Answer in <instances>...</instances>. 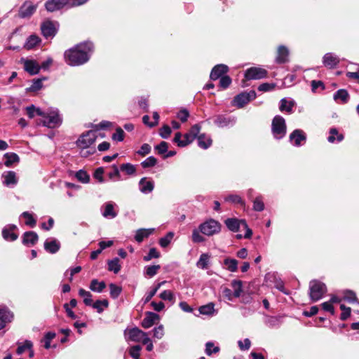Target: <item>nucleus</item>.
Listing matches in <instances>:
<instances>
[{"instance_id": "1", "label": "nucleus", "mask_w": 359, "mask_h": 359, "mask_svg": "<svg viewBox=\"0 0 359 359\" xmlns=\"http://www.w3.org/2000/svg\"><path fill=\"white\" fill-rule=\"evenodd\" d=\"M93 46L90 42H83L66 50L64 53L65 62L70 66H79L90 59Z\"/></svg>"}, {"instance_id": "51", "label": "nucleus", "mask_w": 359, "mask_h": 359, "mask_svg": "<svg viewBox=\"0 0 359 359\" xmlns=\"http://www.w3.org/2000/svg\"><path fill=\"white\" fill-rule=\"evenodd\" d=\"M76 177L78 179V180H79L80 182H81L83 183H87L89 182V180H90V177L87 174V172L82 170H79L76 173Z\"/></svg>"}, {"instance_id": "3", "label": "nucleus", "mask_w": 359, "mask_h": 359, "mask_svg": "<svg viewBox=\"0 0 359 359\" xmlns=\"http://www.w3.org/2000/svg\"><path fill=\"white\" fill-rule=\"evenodd\" d=\"M199 230L201 233L211 236L220 232L221 224L219 222L210 219L199 225Z\"/></svg>"}, {"instance_id": "16", "label": "nucleus", "mask_w": 359, "mask_h": 359, "mask_svg": "<svg viewBox=\"0 0 359 359\" xmlns=\"http://www.w3.org/2000/svg\"><path fill=\"white\" fill-rule=\"evenodd\" d=\"M56 32L55 24L50 21L45 22L41 25V32L46 38L53 37Z\"/></svg>"}, {"instance_id": "5", "label": "nucleus", "mask_w": 359, "mask_h": 359, "mask_svg": "<svg viewBox=\"0 0 359 359\" xmlns=\"http://www.w3.org/2000/svg\"><path fill=\"white\" fill-rule=\"evenodd\" d=\"M43 125L50 128L58 127L61 123L62 119L58 114L57 110H51L49 112H45Z\"/></svg>"}, {"instance_id": "40", "label": "nucleus", "mask_w": 359, "mask_h": 359, "mask_svg": "<svg viewBox=\"0 0 359 359\" xmlns=\"http://www.w3.org/2000/svg\"><path fill=\"white\" fill-rule=\"evenodd\" d=\"M198 310L201 314L212 315L215 312V304L213 303H209L200 306Z\"/></svg>"}, {"instance_id": "13", "label": "nucleus", "mask_w": 359, "mask_h": 359, "mask_svg": "<svg viewBox=\"0 0 359 359\" xmlns=\"http://www.w3.org/2000/svg\"><path fill=\"white\" fill-rule=\"evenodd\" d=\"M116 204L113 202H107L106 203L102 208V215L107 219H113L115 218L118 212L115 210Z\"/></svg>"}, {"instance_id": "23", "label": "nucleus", "mask_w": 359, "mask_h": 359, "mask_svg": "<svg viewBox=\"0 0 359 359\" xmlns=\"http://www.w3.org/2000/svg\"><path fill=\"white\" fill-rule=\"evenodd\" d=\"M200 130V126L198 124H195L191 127V128L188 133L184 134V138L185 139L187 145L194 140L197 135L199 133Z\"/></svg>"}, {"instance_id": "24", "label": "nucleus", "mask_w": 359, "mask_h": 359, "mask_svg": "<svg viewBox=\"0 0 359 359\" xmlns=\"http://www.w3.org/2000/svg\"><path fill=\"white\" fill-rule=\"evenodd\" d=\"M60 248V244L55 239H53L51 241H46L44 243L45 250L52 254L57 252Z\"/></svg>"}, {"instance_id": "39", "label": "nucleus", "mask_w": 359, "mask_h": 359, "mask_svg": "<svg viewBox=\"0 0 359 359\" xmlns=\"http://www.w3.org/2000/svg\"><path fill=\"white\" fill-rule=\"evenodd\" d=\"M79 294L83 298V302L87 306H91L93 303L92 294L90 292L85 290L84 289H80L79 290Z\"/></svg>"}, {"instance_id": "6", "label": "nucleus", "mask_w": 359, "mask_h": 359, "mask_svg": "<svg viewBox=\"0 0 359 359\" xmlns=\"http://www.w3.org/2000/svg\"><path fill=\"white\" fill-rule=\"evenodd\" d=\"M97 138L95 132L88 131L85 134L81 135L76 141V144L80 149H88L92 147Z\"/></svg>"}, {"instance_id": "2", "label": "nucleus", "mask_w": 359, "mask_h": 359, "mask_svg": "<svg viewBox=\"0 0 359 359\" xmlns=\"http://www.w3.org/2000/svg\"><path fill=\"white\" fill-rule=\"evenodd\" d=\"M327 292L326 285L317 280H313L309 283V297L313 302L320 300Z\"/></svg>"}, {"instance_id": "45", "label": "nucleus", "mask_w": 359, "mask_h": 359, "mask_svg": "<svg viewBox=\"0 0 359 359\" xmlns=\"http://www.w3.org/2000/svg\"><path fill=\"white\" fill-rule=\"evenodd\" d=\"M108 269L110 271H113L115 273H117L121 269L118 259L116 258L114 259L110 260L108 262Z\"/></svg>"}, {"instance_id": "30", "label": "nucleus", "mask_w": 359, "mask_h": 359, "mask_svg": "<svg viewBox=\"0 0 359 359\" xmlns=\"http://www.w3.org/2000/svg\"><path fill=\"white\" fill-rule=\"evenodd\" d=\"M38 241V236L34 231L25 233L23 236V243L26 245H34Z\"/></svg>"}, {"instance_id": "43", "label": "nucleus", "mask_w": 359, "mask_h": 359, "mask_svg": "<svg viewBox=\"0 0 359 359\" xmlns=\"http://www.w3.org/2000/svg\"><path fill=\"white\" fill-rule=\"evenodd\" d=\"M94 309L97 310L98 313H101L103 311L104 308H107L109 306V302L107 299L103 300H97L95 303H92L91 305Z\"/></svg>"}, {"instance_id": "32", "label": "nucleus", "mask_w": 359, "mask_h": 359, "mask_svg": "<svg viewBox=\"0 0 359 359\" xmlns=\"http://www.w3.org/2000/svg\"><path fill=\"white\" fill-rule=\"evenodd\" d=\"M344 139V135L342 134L339 133L338 130L336 128H331L330 130V135L327 137V140L330 143H334L335 140L338 142L342 141Z\"/></svg>"}, {"instance_id": "9", "label": "nucleus", "mask_w": 359, "mask_h": 359, "mask_svg": "<svg viewBox=\"0 0 359 359\" xmlns=\"http://www.w3.org/2000/svg\"><path fill=\"white\" fill-rule=\"evenodd\" d=\"M267 72L259 67H251L245 73V77L247 79H261L266 77Z\"/></svg>"}, {"instance_id": "35", "label": "nucleus", "mask_w": 359, "mask_h": 359, "mask_svg": "<svg viewBox=\"0 0 359 359\" xmlns=\"http://www.w3.org/2000/svg\"><path fill=\"white\" fill-rule=\"evenodd\" d=\"M106 287V284L104 282L101 281L99 282L97 279H93L91 280L90 284V289L96 292H101Z\"/></svg>"}, {"instance_id": "59", "label": "nucleus", "mask_w": 359, "mask_h": 359, "mask_svg": "<svg viewBox=\"0 0 359 359\" xmlns=\"http://www.w3.org/2000/svg\"><path fill=\"white\" fill-rule=\"evenodd\" d=\"M157 161L154 156H149L142 162L141 165L143 168H150L156 165Z\"/></svg>"}, {"instance_id": "11", "label": "nucleus", "mask_w": 359, "mask_h": 359, "mask_svg": "<svg viewBox=\"0 0 359 359\" xmlns=\"http://www.w3.org/2000/svg\"><path fill=\"white\" fill-rule=\"evenodd\" d=\"M227 228L233 231H238L241 227H247V223L243 219H238L236 218H229L224 222Z\"/></svg>"}, {"instance_id": "55", "label": "nucleus", "mask_w": 359, "mask_h": 359, "mask_svg": "<svg viewBox=\"0 0 359 359\" xmlns=\"http://www.w3.org/2000/svg\"><path fill=\"white\" fill-rule=\"evenodd\" d=\"M340 309L342 311L340 319L341 320H345L351 316V309L346 306L344 304H341Z\"/></svg>"}, {"instance_id": "29", "label": "nucleus", "mask_w": 359, "mask_h": 359, "mask_svg": "<svg viewBox=\"0 0 359 359\" xmlns=\"http://www.w3.org/2000/svg\"><path fill=\"white\" fill-rule=\"evenodd\" d=\"M154 231V229H141L137 231L135 238L138 242H142L144 238H147Z\"/></svg>"}, {"instance_id": "61", "label": "nucleus", "mask_w": 359, "mask_h": 359, "mask_svg": "<svg viewBox=\"0 0 359 359\" xmlns=\"http://www.w3.org/2000/svg\"><path fill=\"white\" fill-rule=\"evenodd\" d=\"M205 353L207 355H210L212 353H217L219 351L218 346H214V344L212 342H208L205 345Z\"/></svg>"}, {"instance_id": "44", "label": "nucleus", "mask_w": 359, "mask_h": 359, "mask_svg": "<svg viewBox=\"0 0 359 359\" xmlns=\"http://www.w3.org/2000/svg\"><path fill=\"white\" fill-rule=\"evenodd\" d=\"M160 265L147 266L144 268V273L147 276L151 278L154 276L160 269Z\"/></svg>"}, {"instance_id": "15", "label": "nucleus", "mask_w": 359, "mask_h": 359, "mask_svg": "<svg viewBox=\"0 0 359 359\" xmlns=\"http://www.w3.org/2000/svg\"><path fill=\"white\" fill-rule=\"evenodd\" d=\"M36 6L32 2L26 1L20 8L19 15L21 18L30 17L36 11Z\"/></svg>"}, {"instance_id": "34", "label": "nucleus", "mask_w": 359, "mask_h": 359, "mask_svg": "<svg viewBox=\"0 0 359 359\" xmlns=\"http://www.w3.org/2000/svg\"><path fill=\"white\" fill-rule=\"evenodd\" d=\"M334 100H341L342 103H346L349 99L347 90L344 89L338 90L334 95Z\"/></svg>"}, {"instance_id": "17", "label": "nucleus", "mask_w": 359, "mask_h": 359, "mask_svg": "<svg viewBox=\"0 0 359 359\" xmlns=\"http://www.w3.org/2000/svg\"><path fill=\"white\" fill-rule=\"evenodd\" d=\"M228 70L229 67L223 64L215 66L210 72V79L215 81L219 79L222 76L226 74Z\"/></svg>"}, {"instance_id": "47", "label": "nucleus", "mask_w": 359, "mask_h": 359, "mask_svg": "<svg viewBox=\"0 0 359 359\" xmlns=\"http://www.w3.org/2000/svg\"><path fill=\"white\" fill-rule=\"evenodd\" d=\"M110 296L113 299H116L121 293L122 288L114 283L109 285Z\"/></svg>"}, {"instance_id": "42", "label": "nucleus", "mask_w": 359, "mask_h": 359, "mask_svg": "<svg viewBox=\"0 0 359 359\" xmlns=\"http://www.w3.org/2000/svg\"><path fill=\"white\" fill-rule=\"evenodd\" d=\"M174 237V233L172 231L168 232L164 237H162L159 240V245L162 248H166L171 243Z\"/></svg>"}, {"instance_id": "25", "label": "nucleus", "mask_w": 359, "mask_h": 359, "mask_svg": "<svg viewBox=\"0 0 359 359\" xmlns=\"http://www.w3.org/2000/svg\"><path fill=\"white\" fill-rule=\"evenodd\" d=\"M12 318L13 315L9 311L4 309H0V330L3 329Z\"/></svg>"}, {"instance_id": "20", "label": "nucleus", "mask_w": 359, "mask_h": 359, "mask_svg": "<svg viewBox=\"0 0 359 359\" xmlns=\"http://www.w3.org/2000/svg\"><path fill=\"white\" fill-rule=\"evenodd\" d=\"M159 319L158 314L152 312L147 313L146 317L142 320L141 325L145 329L151 327L156 320Z\"/></svg>"}, {"instance_id": "31", "label": "nucleus", "mask_w": 359, "mask_h": 359, "mask_svg": "<svg viewBox=\"0 0 359 359\" xmlns=\"http://www.w3.org/2000/svg\"><path fill=\"white\" fill-rule=\"evenodd\" d=\"M4 157L6 158L4 164L6 167H11L14 163H18L20 161L19 156L15 153H6Z\"/></svg>"}, {"instance_id": "63", "label": "nucleus", "mask_w": 359, "mask_h": 359, "mask_svg": "<svg viewBox=\"0 0 359 359\" xmlns=\"http://www.w3.org/2000/svg\"><path fill=\"white\" fill-rule=\"evenodd\" d=\"M171 128L168 126L165 125L160 129L159 135L162 138L167 139L171 134Z\"/></svg>"}, {"instance_id": "38", "label": "nucleus", "mask_w": 359, "mask_h": 359, "mask_svg": "<svg viewBox=\"0 0 359 359\" xmlns=\"http://www.w3.org/2000/svg\"><path fill=\"white\" fill-rule=\"evenodd\" d=\"M40 42L39 38L36 35H31L27 39L25 44V48L27 50L32 49L35 47Z\"/></svg>"}, {"instance_id": "53", "label": "nucleus", "mask_w": 359, "mask_h": 359, "mask_svg": "<svg viewBox=\"0 0 359 359\" xmlns=\"http://www.w3.org/2000/svg\"><path fill=\"white\" fill-rule=\"evenodd\" d=\"M22 216L26 219L25 224L27 226L34 227L36 225V220L34 219L32 215L28 212H24Z\"/></svg>"}, {"instance_id": "33", "label": "nucleus", "mask_w": 359, "mask_h": 359, "mask_svg": "<svg viewBox=\"0 0 359 359\" xmlns=\"http://www.w3.org/2000/svg\"><path fill=\"white\" fill-rule=\"evenodd\" d=\"M27 114L29 118H32L35 115L40 116H45V111H42L40 108H36L34 105H31L26 108Z\"/></svg>"}, {"instance_id": "27", "label": "nucleus", "mask_w": 359, "mask_h": 359, "mask_svg": "<svg viewBox=\"0 0 359 359\" xmlns=\"http://www.w3.org/2000/svg\"><path fill=\"white\" fill-rule=\"evenodd\" d=\"M294 106L293 100H287L286 98H283L280 102L279 109L281 111H286L289 114L292 112V109Z\"/></svg>"}, {"instance_id": "57", "label": "nucleus", "mask_w": 359, "mask_h": 359, "mask_svg": "<svg viewBox=\"0 0 359 359\" xmlns=\"http://www.w3.org/2000/svg\"><path fill=\"white\" fill-rule=\"evenodd\" d=\"M219 79V86L223 89L228 88L231 83V79L229 76L223 75Z\"/></svg>"}, {"instance_id": "49", "label": "nucleus", "mask_w": 359, "mask_h": 359, "mask_svg": "<svg viewBox=\"0 0 359 359\" xmlns=\"http://www.w3.org/2000/svg\"><path fill=\"white\" fill-rule=\"evenodd\" d=\"M111 168L112 171L108 174L109 179L112 180H121L120 169L116 165H113Z\"/></svg>"}, {"instance_id": "46", "label": "nucleus", "mask_w": 359, "mask_h": 359, "mask_svg": "<svg viewBox=\"0 0 359 359\" xmlns=\"http://www.w3.org/2000/svg\"><path fill=\"white\" fill-rule=\"evenodd\" d=\"M343 299L349 303H353L358 301L355 293L352 290H345L344 292Z\"/></svg>"}, {"instance_id": "56", "label": "nucleus", "mask_w": 359, "mask_h": 359, "mask_svg": "<svg viewBox=\"0 0 359 359\" xmlns=\"http://www.w3.org/2000/svg\"><path fill=\"white\" fill-rule=\"evenodd\" d=\"M32 347V343L30 341H25L23 344L19 345L17 348V353L21 355L27 349H30Z\"/></svg>"}, {"instance_id": "28", "label": "nucleus", "mask_w": 359, "mask_h": 359, "mask_svg": "<svg viewBox=\"0 0 359 359\" xmlns=\"http://www.w3.org/2000/svg\"><path fill=\"white\" fill-rule=\"evenodd\" d=\"M198 145L203 149H206L212 144V140L209 136L205 134H201L198 138Z\"/></svg>"}, {"instance_id": "21", "label": "nucleus", "mask_w": 359, "mask_h": 359, "mask_svg": "<svg viewBox=\"0 0 359 359\" xmlns=\"http://www.w3.org/2000/svg\"><path fill=\"white\" fill-rule=\"evenodd\" d=\"M339 62V57L331 53H326L323 57L324 65L330 69L335 67Z\"/></svg>"}, {"instance_id": "48", "label": "nucleus", "mask_w": 359, "mask_h": 359, "mask_svg": "<svg viewBox=\"0 0 359 359\" xmlns=\"http://www.w3.org/2000/svg\"><path fill=\"white\" fill-rule=\"evenodd\" d=\"M198 229H194L192 231L191 239L194 243H199L205 241V238L201 234Z\"/></svg>"}, {"instance_id": "19", "label": "nucleus", "mask_w": 359, "mask_h": 359, "mask_svg": "<svg viewBox=\"0 0 359 359\" xmlns=\"http://www.w3.org/2000/svg\"><path fill=\"white\" fill-rule=\"evenodd\" d=\"M289 50L284 46L278 48L276 62L279 64L285 63L288 61Z\"/></svg>"}, {"instance_id": "54", "label": "nucleus", "mask_w": 359, "mask_h": 359, "mask_svg": "<svg viewBox=\"0 0 359 359\" xmlns=\"http://www.w3.org/2000/svg\"><path fill=\"white\" fill-rule=\"evenodd\" d=\"M159 296L160 298L163 300H168L172 302L175 301V295L170 290H164L160 294Z\"/></svg>"}, {"instance_id": "4", "label": "nucleus", "mask_w": 359, "mask_h": 359, "mask_svg": "<svg viewBox=\"0 0 359 359\" xmlns=\"http://www.w3.org/2000/svg\"><path fill=\"white\" fill-rule=\"evenodd\" d=\"M272 133L276 139H280L285 135L286 124L285 119L280 116H276L272 121Z\"/></svg>"}, {"instance_id": "14", "label": "nucleus", "mask_w": 359, "mask_h": 359, "mask_svg": "<svg viewBox=\"0 0 359 359\" xmlns=\"http://www.w3.org/2000/svg\"><path fill=\"white\" fill-rule=\"evenodd\" d=\"M290 140L293 145L299 147L302 142L306 141L305 133L302 130L297 129L290 134Z\"/></svg>"}, {"instance_id": "36", "label": "nucleus", "mask_w": 359, "mask_h": 359, "mask_svg": "<svg viewBox=\"0 0 359 359\" xmlns=\"http://www.w3.org/2000/svg\"><path fill=\"white\" fill-rule=\"evenodd\" d=\"M226 269L231 272H236L238 269V261L235 259L226 258L224 260Z\"/></svg>"}, {"instance_id": "18", "label": "nucleus", "mask_w": 359, "mask_h": 359, "mask_svg": "<svg viewBox=\"0 0 359 359\" xmlns=\"http://www.w3.org/2000/svg\"><path fill=\"white\" fill-rule=\"evenodd\" d=\"M3 184L7 187L14 186L18 183V177L14 171H6L2 174Z\"/></svg>"}, {"instance_id": "50", "label": "nucleus", "mask_w": 359, "mask_h": 359, "mask_svg": "<svg viewBox=\"0 0 359 359\" xmlns=\"http://www.w3.org/2000/svg\"><path fill=\"white\" fill-rule=\"evenodd\" d=\"M141 350L142 347L140 345H135L130 348L129 353L133 359H140Z\"/></svg>"}, {"instance_id": "12", "label": "nucleus", "mask_w": 359, "mask_h": 359, "mask_svg": "<svg viewBox=\"0 0 359 359\" xmlns=\"http://www.w3.org/2000/svg\"><path fill=\"white\" fill-rule=\"evenodd\" d=\"M66 6H68V0H48L45 4V7L49 12L60 10Z\"/></svg>"}, {"instance_id": "60", "label": "nucleus", "mask_w": 359, "mask_h": 359, "mask_svg": "<svg viewBox=\"0 0 359 359\" xmlns=\"http://www.w3.org/2000/svg\"><path fill=\"white\" fill-rule=\"evenodd\" d=\"M154 337L156 339H161L164 336V327L163 325H160L153 330Z\"/></svg>"}, {"instance_id": "58", "label": "nucleus", "mask_w": 359, "mask_h": 359, "mask_svg": "<svg viewBox=\"0 0 359 359\" xmlns=\"http://www.w3.org/2000/svg\"><path fill=\"white\" fill-rule=\"evenodd\" d=\"M182 135L180 133H177L174 137L173 142L180 147H184L187 145L185 139L182 140Z\"/></svg>"}, {"instance_id": "52", "label": "nucleus", "mask_w": 359, "mask_h": 359, "mask_svg": "<svg viewBox=\"0 0 359 359\" xmlns=\"http://www.w3.org/2000/svg\"><path fill=\"white\" fill-rule=\"evenodd\" d=\"M253 209L255 211H262L264 209V204L263 203L262 197H257L253 201Z\"/></svg>"}, {"instance_id": "10", "label": "nucleus", "mask_w": 359, "mask_h": 359, "mask_svg": "<svg viewBox=\"0 0 359 359\" xmlns=\"http://www.w3.org/2000/svg\"><path fill=\"white\" fill-rule=\"evenodd\" d=\"M144 336V332L137 327H133L125 331V337L127 341L140 342L141 338Z\"/></svg>"}, {"instance_id": "8", "label": "nucleus", "mask_w": 359, "mask_h": 359, "mask_svg": "<svg viewBox=\"0 0 359 359\" xmlns=\"http://www.w3.org/2000/svg\"><path fill=\"white\" fill-rule=\"evenodd\" d=\"M255 97L256 93L254 90H250L248 93H242L235 97L233 102L237 107H243L245 104L254 100Z\"/></svg>"}, {"instance_id": "64", "label": "nucleus", "mask_w": 359, "mask_h": 359, "mask_svg": "<svg viewBox=\"0 0 359 359\" xmlns=\"http://www.w3.org/2000/svg\"><path fill=\"white\" fill-rule=\"evenodd\" d=\"M124 138V132L121 128H117L116 133L113 134L112 139L118 142H121Z\"/></svg>"}, {"instance_id": "7", "label": "nucleus", "mask_w": 359, "mask_h": 359, "mask_svg": "<svg viewBox=\"0 0 359 359\" xmlns=\"http://www.w3.org/2000/svg\"><path fill=\"white\" fill-rule=\"evenodd\" d=\"M20 63L23 65L24 69L30 75L37 74L40 69V65L34 60L21 58Z\"/></svg>"}, {"instance_id": "62", "label": "nucleus", "mask_w": 359, "mask_h": 359, "mask_svg": "<svg viewBox=\"0 0 359 359\" xmlns=\"http://www.w3.org/2000/svg\"><path fill=\"white\" fill-rule=\"evenodd\" d=\"M214 123L219 127H224L229 123V120L222 116H218L215 119Z\"/></svg>"}, {"instance_id": "22", "label": "nucleus", "mask_w": 359, "mask_h": 359, "mask_svg": "<svg viewBox=\"0 0 359 359\" xmlns=\"http://www.w3.org/2000/svg\"><path fill=\"white\" fill-rule=\"evenodd\" d=\"M140 190L143 194L151 193L154 187V182L147 180L146 177L142 178L139 182Z\"/></svg>"}, {"instance_id": "26", "label": "nucleus", "mask_w": 359, "mask_h": 359, "mask_svg": "<svg viewBox=\"0 0 359 359\" xmlns=\"http://www.w3.org/2000/svg\"><path fill=\"white\" fill-rule=\"evenodd\" d=\"M16 228L15 225H10L8 227H6L2 231L3 238L6 241H15L17 239L18 236L13 233L12 231Z\"/></svg>"}, {"instance_id": "37", "label": "nucleus", "mask_w": 359, "mask_h": 359, "mask_svg": "<svg viewBox=\"0 0 359 359\" xmlns=\"http://www.w3.org/2000/svg\"><path fill=\"white\" fill-rule=\"evenodd\" d=\"M210 255L207 253H203L200 256L198 261L196 263L197 267L205 269L209 264Z\"/></svg>"}, {"instance_id": "41", "label": "nucleus", "mask_w": 359, "mask_h": 359, "mask_svg": "<svg viewBox=\"0 0 359 359\" xmlns=\"http://www.w3.org/2000/svg\"><path fill=\"white\" fill-rule=\"evenodd\" d=\"M120 170L128 175H133L136 172V168L131 163H123L120 166Z\"/></svg>"}]
</instances>
